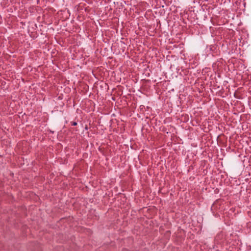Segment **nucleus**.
Instances as JSON below:
<instances>
[{"label":"nucleus","instance_id":"f257e3e1","mask_svg":"<svg viewBox=\"0 0 251 251\" xmlns=\"http://www.w3.org/2000/svg\"><path fill=\"white\" fill-rule=\"evenodd\" d=\"M76 125H77V123H75V122H74V123H73V126H76Z\"/></svg>","mask_w":251,"mask_h":251}]
</instances>
